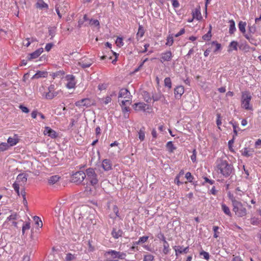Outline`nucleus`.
<instances>
[{
  "instance_id": "nucleus-1",
  "label": "nucleus",
  "mask_w": 261,
  "mask_h": 261,
  "mask_svg": "<svg viewBox=\"0 0 261 261\" xmlns=\"http://www.w3.org/2000/svg\"><path fill=\"white\" fill-rule=\"evenodd\" d=\"M216 170L224 177H227L232 172L233 166L226 160L218 159L216 162Z\"/></svg>"
},
{
  "instance_id": "nucleus-2",
  "label": "nucleus",
  "mask_w": 261,
  "mask_h": 261,
  "mask_svg": "<svg viewBox=\"0 0 261 261\" xmlns=\"http://www.w3.org/2000/svg\"><path fill=\"white\" fill-rule=\"evenodd\" d=\"M132 96L129 91L125 88H122L119 92L118 98H124V100H122L121 106L123 112H127L129 110V107L132 101Z\"/></svg>"
},
{
  "instance_id": "nucleus-3",
  "label": "nucleus",
  "mask_w": 261,
  "mask_h": 261,
  "mask_svg": "<svg viewBox=\"0 0 261 261\" xmlns=\"http://www.w3.org/2000/svg\"><path fill=\"white\" fill-rule=\"evenodd\" d=\"M229 198L232 202L233 206L232 210L235 214L239 217H243L246 216L247 214V209L243 203L241 201L236 199L232 196H230Z\"/></svg>"
},
{
  "instance_id": "nucleus-4",
  "label": "nucleus",
  "mask_w": 261,
  "mask_h": 261,
  "mask_svg": "<svg viewBox=\"0 0 261 261\" xmlns=\"http://www.w3.org/2000/svg\"><path fill=\"white\" fill-rule=\"evenodd\" d=\"M252 96L249 91H243L242 92L241 102V107L246 110H253V107L251 104Z\"/></svg>"
},
{
  "instance_id": "nucleus-5",
  "label": "nucleus",
  "mask_w": 261,
  "mask_h": 261,
  "mask_svg": "<svg viewBox=\"0 0 261 261\" xmlns=\"http://www.w3.org/2000/svg\"><path fill=\"white\" fill-rule=\"evenodd\" d=\"M86 176L87 179L90 182V184L95 187L98 182L97 175L95 173L94 169L89 168L86 170Z\"/></svg>"
},
{
  "instance_id": "nucleus-6",
  "label": "nucleus",
  "mask_w": 261,
  "mask_h": 261,
  "mask_svg": "<svg viewBox=\"0 0 261 261\" xmlns=\"http://www.w3.org/2000/svg\"><path fill=\"white\" fill-rule=\"evenodd\" d=\"M105 255H110L111 258L113 259H124L126 256V253L123 252L117 251L114 250H109L106 251Z\"/></svg>"
},
{
  "instance_id": "nucleus-7",
  "label": "nucleus",
  "mask_w": 261,
  "mask_h": 261,
  "mask_svg": "<svg viewBox=\"0 0 261 261\" xmlns=\"http://www.w3.org/2000/svg\"><path fill=\"white\" fill-rule=\"evenodd\" d=\"M86 177V174L84 172L81 171L75 172L71 178V181L72 182L80 184Z\"/></svg>"
},
{
  "instance_id": "nucleus-8",
  "label": "nucleus",
  "mask_w": 261,
  "mask_h": 261,
  "mask_svg": "<svg viewBox=\"0 0 261 261\" xmlns=\"http://www.w3.org/2000/svg\"><path fill=\"white\" fill-rule=\"evenodd\" d=\"M65 8L64 1L59 0L56 5V11L60 18L62 17V14H64L65 13Z\"/></svg>"
},
{
  "instance_id": "nucleus-9",
  "label": "nucleus",
  "mask_w": 261,
  "mask_h": 261,
  "mask_svg": "<svg viewBox=\"0 0 261 261\" xmlns=\"http://www.w3.org/2000/svg\"><path fill=\"white\" fill-rule=\"evenodd\" d=\"M66 87L73 91L76 85L75 77L73 75H66Z\"/></svg>"
},
{
  "instance_id": "nucleus-10",
  "label": "nucleus",
  "mask_w": 261,
  "mask_h": 261,
  "mask_svg": "<svg viewBox=\"0 0 261 261\" xmlns=\"http://www.w3.org/2000/svg\"><path fill=\"white\" fill-rule=\"evenodd\" d=\"M75 105L76 106L80 107H89L92 106V101L91 99L86 98H83L80 100L77 101L75 102Z\"/></svg>"
},
{
  "instance_id": "nucleus-11",
  "label": "nucleus",
  "mask_w": 261,
  "mask_h": 261,
  "mask_svg": "<svg viewBox=\"0 0 261 261\" xmlns=\"http://www.w3.org/2000/svg\"><path fill=\"white\" fill-rule=\"evenodd\" d=\"M93 61L88 58L83 57L79 62V64L83 68L90 67L93 63Z\"/></svg>"
},
{
  "instance_id": "nucleus-12",
  "label": "nucleus",
  "mask_w": 261,
  "mask_h": 261,
  "mask_svg": "<svg viewBox=\"0 0 261 261\" xmlns=\"http://www.w3.org/2000/svg\"><path fill=\"white\" fill-rule=\"evenodd\" d=\"M185 92V88L182 86H176L174 89V97L177 99H179Z\"/></svg>"
},
{
  "instance_id": "nucleus-13",
  "label": "nucleus",
  "mask_w": 261,
  "mask_h": 261,
  "mask_svg": "<svg viewBox=\"0 0 261 261\" xmlns=\"http://www.w3.org/2000/svg\"><path fill=\"white\" fill-rule=\"evenodd\" d=\"M173 249L175 251V255L177 257L179 254L187 253L189 251V247L183 248L181 246H175L173 247Z\"/></svg>"
},
{
  "instance_id": "nucleus-14",
  "label": "nucleus",
  "mask_w": 261,
  "mask_h": 261,
  "mask_svg": "<svg viewBox=\"0 0 261 261\" xmlns=\"http://www.w3.org/2000/svg\"><path fill=\"white\" fill-rule=\"evenodd\" d=\"M172 58V53L171 51H167L161 55L160 61L162 63L165 61H170Z\"/></svg>"
},
{
  "instance_id": "nucleus-15",
  "label": "nucleus",
  "mask_w": 261,
  "mask_h": 261,
  "mask_svg": "<svg viewBox=\"0 0 261 261\" xmlns=\"http://www.w3.org/2000/svg\"><path fill=\"white\" fill-rule=\"evenodd\" d=\"M43 134L51 138H56L58 136L57 133L48 126L45 127Z\"/></svg>"
},
{
  "instance_id": "nucleus-16",
  "label": "nucleus",
  "mask_w": 261,
  "mask_h": 261,
  "mask_svg": "<svg viewBox=\"0 0 261 261\" xmlns=\"http://www.w3.org/2000/svg\"><path fill=\"white\" fill-rule=\"evenodd\" d=\"M147 105L144 102L136 103L134 105L133 107L136 111H145L146 110Z\"/></svg>"
},
{
  "instance_id": "nucleus-17",
  "label": "nucleus",
  "mask_w": 261,
  "mask_h": 261,
  "mask_svg": "<svg viewBox=\"0 0 261 261\" xmlns=\"http://www.w3.org/2000/svg\"><path fill=\"white\" fill-rule=\"evenodd\" d=\"M162 240L163 242V252L165 254H167L169 253L170 251V246L169 243L166 240L165 237L163 234H162Z\"/></svg>"
},
{
  "instance_id": "nucleus-18",
  "label": "nucleus",
  "mask_w": 261,
  "mask_h": 261,
  "mask_svg": "<svg viewBox=\"0 0 261 261\" xmlns=\"http://www.w3.org/2000/svg\"><path fill=\"white\" fill-rule=\"evenodd\" d=\"M123 234V232L121 229H117L116 228H113L111 232V235L115 239L121 237Z\"/></svg>"
},
{
  "instance_id": "nucleus-19",
  "label": "nucleus",
  "mask_w": 261,
  "mask_h": 261,
  "mask_svg": "<svg viewBox=\"0 0 261 261\" xmlns=\"http://www.w3.org/2000/svg\"><path fill=\"white\" fill-rule=\"evenodd\" d=\"M101 166L105 171H109L112 169V164L110 160L105 159L102 162Z\"/></svg>"
},
{
  "instance_id": "nucleus-20",
  "label": "nucleus",
  "mask_w": 261,
  "mask_h": 261,
  "mask_svg": "<svg viewBox=\"0 0 261 261\" xmlns=\"http://www.w3.org/2000/svg\"><path fill=\"white\" fill-rule=\"evenodd\" d=\"M19 142V139L17 135H14L13 137H9L7 140V143L9 146H13Z\"/></svg>"
},
{
  "instance_id": "nucleus-21",
  "label": "nucleus",
  "mask_w": 261,
  "mask_h": 261,
  "mask_svg": "<svg viewBox=\"0 0 261 261\" xmlns=\"http://www.w3.org/2000/svg\"><path fill=\"white\" fill-rule=\"evenodd\" d=\"M254 152V149L245 147L242 150V154L244 156L249 157L253 155Z\"/></svg>"
},
{
  "instance_id": "nucleus-22",
  "label": "nucleus",
  "mask_w": 261,
  "mask_h": 261,
  "mask_svg": "<svg viewBox=\"0 0 261 261\" xmlns=\"http://www.w3.org/2000/svg\"><path fill=\"white\" fill-rule=\"evenodd\" d=\"M238 43L237 41H231L228 46L227 51L229 53L232 52L233 50L237 51L238 50Z\"/></svg>"
},
{
  "instance_id": "nucleus-23",
  "label": "nucleus",
  "mask_w": 261,
  "mask_h": 261,
  "mask_svg": "<svg viewBox=\"0 0 261 261\" xmlns=\"http://www.w3.org/2000/svg\"><path fill=\"white\" fill-rule=\"evenodd\" d=\"M42 52H43L42 48H39V49L36 50L34 52H33L29 55V59L31 60V59H36V58H38L41 54V53Z\"/></svg>"
},
{
  "instance_id": "nucleus-24",
  "label": "nucleus",
  "mask_w": 261,
  "mask_h": 261,
  "mask_svg": "<svg viewBox=\"0 0 261 261\" xmlns=\"http://www.w3.org/2000/svg\"><path fill=\"white\" fill-rule=\"evenodd\" d=\"M221 208L223 212L225 215L229 217L231 216V213L229 208L224 203H221Z\"/></svg>"
},
{
  "instance_id": "nucleus-25",
  "label": "nucleus",
  "mask_w": 261,
  "mask_h": 261,
  "mask_svg": "<svg viewBox=\"0 0 261 261\" xmlns=\"http://www.w3.org/2000/svg\"><path fill=\"white\" fill-rule=\"evenodd\" d=\"M47 72L46 71H39L37 72L36 74H35L32 79H39L40 77H45L47 76Z\"/></svg>"
},
{
  "instance_id": "nucleus-26",
  "label": "nucleus",
  "mask_w": 261,
  "mask_h": 261,
  "mask_svg": "<svg viewBox=\"0 0 261 261\" xmlns=\"http://www.w3.org/2000/svg\"><path fill=\"white\" fill-rule=\"evenodd\" d=\"M229 33L230 34H233L236 31L235 26V22L233 20H230L229 21Z\"/></svg>"
},
{
  "instance_id": "nucleus-27",
  "label": "nucleus",
  "mask_w": 261,
  "mask_h": 261,
  "mask_svg": "<svg viewBox=\"0 0 261 261\" xmlns=\"http://www.w3.org/2000/svg\"><path fill=\"white\" fill-rule=\"evenodd\" d=\"M166 146L168 151L170 153L173 152L176 149V147L174 145L172 141L168 142Z\"/></svg>"
},
{
  "instance_id": "nucleus-28",
  "label": "nucleus",
  "mask_w": 261,
  "mask_h": 261,
  "mask_svg": "<svg viewBox=\"0 0 261 261\" xmlns=\"http://www.w3.org/2000/svg\"><path fill=\"white\" fill-rule=\"evenodd\" d=\"M138 138L141 141L144 140L145 138V128L142 127L138 132Z\"/></svg>"
},
{
  "instance_id": "nucleus-29",
  "label": "nucleus",
  "mask_w": 261,
  "mask_h": 261,
  "mask_svg": "<svg viewBox=\"0 0 261 261\" xmlns=\"http://www.w3.org/2000/svg\"><path fill=\"white\" fill-rule=\"evenodd\" d=\"M144 33H145V31H144L143 27L142 25H139L138 32L136 34L137 38H142L144 36Z\"/></svg>"
},
{
  "instance_id": "nucleus-30",
  "label": "nucleus",
  "mask_w": 261,
  "mask_h": 261,
  "mask_svg": "<svg viewBox=\"0 0 261 261\" xmlns=\"http://www.w3.org/2000/svg\"><path fill=\"white\" fill-rule=\"evenodd\" d=\"M36 5L37 8L42 9L48 7L47 5L43 0H38Z\"/></svg>"
},
{
  "instance_id": "nucleus-31",
  "label": "nucleus",
  "mask_w": 261,
  "mask_h": 261,
  "mask_svg": "<svg viewBox=\"0 0 261 261\" xmlns=\"http://www.w3.org/2000/svg\"><path fill=\"white\" fill-rule=\"evenodd\" d=\"M99 101L102 103L107 105L110 103L112 101V95H108L104 98H100L99 99Z\"/></svg>"
},
{
  "instance_id": "nucleus-32",
  "label": "nucleus",
  "mask_w": 261,
  "mask_h": 261,
  "mask_svg": "<svg viewBox=\"0 0 261 261\" xmlns=\"http://www.w3.org/2000/svg\"><path fill=\"white\" fill-rule=\"evenodd\" d=\"M48 90L49 91L46 93L43 96H44L45 98L47 99H51L56 96V94L53 91L51 90L50 88H49Z\"/></svg>"
},
{
  "instance_id": "nucleus-33",
  "label": "nucleus",
  "mask_w": 261,
  "mask_h": 261,
  "mask_svg": "<svg viewBox=\"0 0 261 261\" xmlns=\"http://www.w3.org/2000/svg\"><path fill=\"white\" fill-rule=\"evenodd\" d=\"M20 186V183L18 182L17 180H16V181L13 184V188H14L18 196H20L21 195V192H19Z\"/></svg>"
},
{
  "instance_id": "nucleus-34",
  "label": "nucleus",
  "mask_w": 261,
  "mask_h": 261,
  "mask_svg": "<svg viewBox=\"0 0 261 261\" xmlns=\"http://www.w3.org/2000/svg\"><path fill=\"white\" fill-rule=\"evenodd\" d=\"M246 22H243L242 21H241L239 22L238 27L239 30L243 34L245 33L246 32Z\"/></svg>"
},
{
  "instance_id": "nucleus-35",
  "label": "nucleus",
  "mask_w": 261,
  "mask_h": 261,
  "mask_svg": "<svg viewBox=\"0 0 261 261\" xmlns=\"http://www.w3.org/2000/svg\"><path fill=\"white\" fill-rule=\"evenodd\" d=\"M16 180L20 183L22 182V184H24L27 181V177L24 175L19 174L17 177Z\"/></svg>"
},
{
  "instance_id": "nucleus-36",
  "label": "nucleus",
  "mask_w": 261,
  "mask_h": 261,
  "mask_svg": "<svg viewBox=\"0 0 261 261\" xmlns=\"http://www.w3.org/2000/svg\"><path fill=\"white\" fill-rule=\"evenodd\" d=\"M174 42V38L172 35H169L166 39V45L171 46Z\"/></svg>"
},
{
  "instance_id": "nucleus-37",
  "label": "nucleus",
  "mask_w": 261,
  "mask_h": 261,
  "mask_svg": "<svg viewBox=\"0 0 261 261\" xmlns=\"http://www.w3.org/2000/svg\"><path fill=\"white\" fill-rule=\"evenodd\" d=\"M59 179L60 177L58 175L52 176L48 179V182L49 184L53 185L57 182Z\"/></svg>"
},
{
  "instance_id": "nucleus-38",
  "label": "nucleus",
  "mask_w": 261,
  "mask_h": 261,
  "mask_svg": "<svg viewBox=\"0 0 261 261\" xmlns=\"http://www.w3.org/2000/svg\"><path fill=\"white\" fill-rule=\"evenodd\" d=\"M193 18H196L197 20H200L202 18L199 10L195 9V10L193 12Z\"/></svg>"
},
{
  "instance_id": "nucleus-39",
  "label": "nucleus",
  "mask_w": 261,
  "mask_h": 261,
  "mask_svg": "<svg viewBox=\"0 0 261 261\" xmlns=\"http://www.w3.org/2000/svg\"><path fill=\"white\" fill-rule=\"evenodd\" d=\"M25 194H26V193L25 192L24 189H22L21 190V195L22 196V198H23L22 203H23V204L26 207H28V202H27V200L26 199Z\"/></svg>"
},
{
  "instance_id": "nucleus-40",
  "label": "nucleus",
  "mask_w": 261,
  "mask_h": 261,
  "mask_svg": "<svg viewBox=\"0 0 261 261\" xmlns=\"http://www.w3.org/2000/svg\"><path fill=\"white\" fill-rule=\"evenodd\" d=\"M211 31H212V27L210 26V29L208 31V32L205 35H204L202 36V39L205 41H209L212 37V34H211Z\"/></svg>"
},
{
  "instance_id": "nucleus-41",
  "label": "nucleus",
  "mask_w": 261,
  "mask_h": 261,
  "mask_svg": "<svg viewBox=\"0 0 261 261\" xmlns=\"http://www.w3.org/2000/svg\"><path fill=\"white\" fill-rule=\"evenodd\" d=\"M8 143L3 142L0 144V152H3L8 150L9 148Z\"/></svg>"
},
{
  "instance_id": "nucleus-42",
  "label": "nucleus",
  "mask_w": 261,
  "mask_h": 261,
  "mask_svg": "<svg viewBox=\"0 0 261 261\" xmlns=\"http://www.w3.org/2000/svg\"><path fill=\"white\" fill-rule=\"evenodd\" d=\"M164 85L165 87L168 88V89H171L172 87V83L170 77H166L164 80Z\"/></svg>"
},
{
  "instance_id": "nucleus-43",
  "label": "nucleus",
  "mask_w": 261,
  "mask_h": 261,
  "mask_svg": "<svg viewBox=\"0 0 261 261\" xmlns=\"http://www.w3.org/2000/svg\"><path fill=\"white\" fill-rule=\"evenodd\" d=\"M64 252L63 251L62 253H58L57 256H56V259L55 261H65L64 258Z\"/></svg>"
},
{
  "instance_id": "nucleus-44",
  "label": "nucleus",
  "mask_w": 261,
  "mask_h": 261,
  "mask_svg": "<svg viewBox=\"0 0 261 261\" xmlns=\"http://www.w3.org/2000/svg\"><path fill=\"white\" fill-rule=\"evenodd\" d=\"M260 220L259 218H256L255 217H252L250 219V223L253 225H257L260 223Z\"/></svg>"
},
{
  "instance_id": "nucleus-45",
  "label": "nucleus",
  "mask_w": 261,
  "mask_h": 261,
  "mask_svg": "<svg viewBox=\"0 0 261 261\" xmlns=\"http://www.w3.org/2000/svg\"><path fill=\"white\" fill-rule=\"evenodd\" d=\"M148 239V237L147 236H143L142 237H140L138 240V241L136 242L135 243L136 245H139L140 243H143L147 241V240Z\"/></svg>"
},
{
  "instance_id": "nucleus-46",
  "label": "nucleus",
  "mask_w": 261,
  "mask_h": 261,
  "mask_svg": "<svg viewBox=\"0 0 261 261\" xmlns=\"http://www.w3.org/2000/svg\"><path fill=\"white\" fill-rule=\"evenodd\" d=\"M30 227L31 226L30 222H26L23 225L22 227V232L23 234L24 233L25 230L30 229Z\"/></svg>"
},
{
  "instance_id": "nucleus-47",
  "label": "nucleus",
  "mask_w": 261,
  "mask_h": 261,
  "mask_svg": "<svg viewBox=\"0 0 261 261\" xmlns=\"http://www.w3.org/2000/svg\"><path fill=\"white\" fill-rule=\"evenodd\" d=\"M154 256L150 254L145 255L144 256L143 261H153Z\"/></svg>"
},
{
  "instance_id": "nucleus-48",
  "label": "nucleus",
  "mask_w": 261,
  "mask_h": 261,
  "mask_svg": "<svg viewBox=\"0 0 261 261\" xmlns=\"http://www.w3.org/2000/svg\"><path fill=\"white\" fill-rule=\"evenodd\" d=\"M234 136H233V138L231 140H229L228 142L229 149L232 152H234V150L232 147V144L234 143Z\"/></svg>"
},
{
  "instance_id": "nucleus-49",
  "label": "nucleus",
  "mask_w": 261,
  "mask_h": 261,
  "mask_svg": "<svg viewBox=\"0 0 261 261\" xmlns=\"http://www.w3.org/2000/svg\"><path fill=\"white\" fill-rule=\"evenodd\" d=\"M116 44L117 46L121 47L124 45L122 37H118L116 40Z\"/></svg>"
},
{
  "instance_id": "nucleus-50",
  "label": "nucleus",
  "mask_w": 261,
  "mask_h": 261,
  "mask_svg": "<svg viewBox=\"0 0 261 261\" xmlns=\"http://www.w3.org/2000/svg\"><path fill=\"white\" fill-rule=\"evenodd\" d=\"M34 219L35 221V223L39 227H42V226H43V224H42V222L41 221V220H40V219L39 218V217H38V216H35L34 217Z\"/></svg>"
},
{
  "instance_id": "nucleus-51",
  "label": "nucleus",
  "mask_w": 261,
  "mask_h": 261,
  "mask_svg": "<svg viewBox=\"0 0 261 261\" xmlns=\"http://www.w3.org/2000/svg\"><path fill=\"white\" fill-rule=\"evenodd\" d=\"M108 87V84L106 83H100L98 86V89L101 91L102 90H105L107 89Z\"/></svg>"
},
{
  "instance_id": "nucleus-52",
  "label": "nucleus",
  "mask_w": 261,
  "mask_h": 261,
  "mask_svg": "<svg viewBox=\"0 0 261 261\" xmlns=\"http://www.w3.org/2000/svg\"><path fill=\"white\" fill-rule=\"evenodd\" d=\"M216 123L218 126V127L219 129H220V126L221 125L222 122H221V115L220 114H218L217 115V120H216Z\"/></svg>"
},
{
  "instance_id": "nucleus-53",
  "label": "nucleus",
  "mask_w": 261,
  "mask_h": 261,
  "mask_svg": "<svg viewBox=\"0 0 261 261\" xmlns=\"http://www.w3.org/2000/svg\"><path fill=\"white\" fill-rule=\"evenodd\" d=\"M64 72L63 71H58L54 73V77L63 78L64 77Z\"/></svg>"
},
{
  "instance_id": "nucleus-54",
  "label": "nucleus",
  "mask_w": 261,
  "mask_h": 261,
  "mask_svg": "<svg viewBox=\"0 0 261 261\" xmlns=\"http://www.w3.org/2000/svg\"><path fill=\"white\" fill-rule=\"evenodd\" d=\"M212 44H214L215 45V49L214 50V52H216L218 50H219L221 47V45L220 43H218L216 41H213L212 42Z\"/></svg>"
},
{
  "instance_id": "nucleus-55",
  "label": "nucleus",
  "mask_w": 261,
  "mask_h": 261,
  "mask_svg": "<svg viewBox=\"0 0 261 261\" xmlns=\"http://www.w3.org/2000/svg\"><path fill=\"white\" fill-rule=\"evenodd\" d=\"M185 177L187 179V180L191 182L193 181V180L194 179L193 176L192 175L191 173L189 172L186 173Z\"/></svg>"
},
{
  "instance_id": "nucleus-56",
  "label": "nucleus",
  "mask_w": 261,
  "mask_h": 261,
  "mask_svg": "<svg viewBox=\"0 0 261 261\" xmlns=\"http://www.w3.org/2000/svg\"><path fill=\"white\" fill-rule=\"evenodd\" d=\"M192 155L191 156L192 161L194 163L196 161V150L194 149L192 152Z\"/></svg>"
},
{
  "instance_id": "nucleus-57",
  "label": "nucleus",
  "mask_w": 261,
  "mask_h": 261,
  "mask_svg": "<svg viewBox=\"0 0 261 261\" xmlns=\"http://www.w3.org/2000/svg\"><path fill=\"white\" fill-rule=\"evenodd\" d=\"M200 255H202L203 256L204 258H205L206 260H208L210 258V255L209 253L205 251H202L200 252Z\"/></svg>"
},
{
  "instance_id": "nucleus-58",
  "label": "nucleus",
  "mask_w": 261,
  "mask_h": 261,
  "mask_svg": "<svg viewBox=\"0 0 261 261\" xmlns=\"http://www.w3.org/2000/svg\"><path fill=\"white\" fill-rule=\"evenodd\" d=\"M213 229L214 231V237L215 238H217L218 237V235L217 233H218V230L219 229V227L217 226H213Z\"/></svg>"
},
{
  "instance_id": "nucleus-59",
  "label": "nucleus",
  "mask_w": 261,
  "mask_h": 261,
  "mask_svg": "<svg viewBox=\"0 0 261 261\" xmlns=\"http://www.w3.org/2000/svg\"><path fill=\"white\" fill-rule=\"evenodd\" d=\"M113 211L116 214L117 217H119V210L117 205H114L113 207Z\"/></svg>"
},
{
  "instance_id": "nucleus-60",
  "label": "nucleus",
  "mask_w": 261,
  "mask_h": 261,
  "mask_svg": "<svg viewBox=\"0 0 261 261\" xmlns=\"http://www.w3.org/2000/svg\"><path fill=\"white\" fill-rule=\"evenodd\" d=\"M19 108L21 110V111L25 113H28L29 112V110L28 108L25 106H23L22 105H20L19 106Z\"/></svg>"
},
{
  "instance_id": "nucleus-61",
  "label": "nucleus",
  "mask_w": 261,
  "mask_h": 261,
  "mask_svg": "<svg viewBox=\"0 0 261 261\" xmlns=\"http://www.w3.org/2000/svg\"><path fill=\"white\" fill-rule=\"evenodd\" d=\"M172 6L174 8H177L179 7V3L177 0H172Z\"/></svg>"
},
{
  "instance_id": "nucleus-62",
  "label": "nucleus",
  "mask_w": 261,
  "mask_h": 261,
  "mask_svg": "<svg viewBox=\"0 0 261 261\" xmlns=\"http://www.w3.org/2000/svg\"><path fill=\"white\" fill-rule=\"evenodd\" d=\"M53 44L52 43H47L45 47V49L47 51H49L52 48Z\"/></svg>"
},
{
  "instance_id": "nucleus-63",
  "label": "nucleus",
  "mask_w": 261,
  "mask_h": 261,
  "mask_svg": "<svg viewBox=\"0 0 261 261\" xmlns=\"http://www.w3.org/2000/svg\"><path fill=\"white\" fill-rule=\"evenodd\" d=\"M179 175H177L174 180L175 183H176L178 186L182 184V182H180L179 180Z\"/></svg>"
},
{
  "instance_id": "nucleus-64",
  "label": "nucleus",
  "mask_w": 261,
  "mask_h": 261,
  "mask_svg": "<svg viewBox=\"0 0 261 261\" xmlns=\"http://www.w3.org/2000/svg\"><path fill=\"white\" fill-rule=\"evenodd\" d=\"M255 21L258 25L261 27V17L255 18Z\"/></svg>"
}]
</instances>
